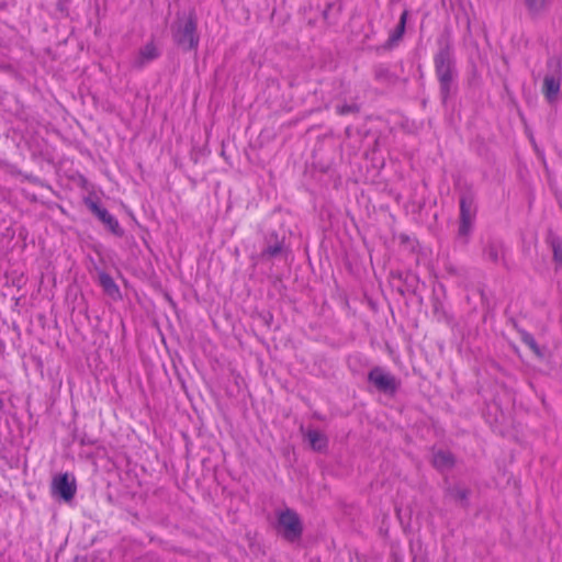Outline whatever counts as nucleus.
I'll use <instances>...</instances> for the list:
<instances>
[{
	"mask_svg": "<svg viewBox=\"0 0 562 562\" xmlns=\"http://www.w3.org/2000/svg\"><path fill=\"white\" fill-rule=\"evenodd\" d=\"M437 52L434 55V67L439 83V95L443 106L457 95L458 68L453 40L449 30L445 29L436 40Z\"/></svg>",
	"mask_w": 562,
	"mask_h": 562,
	"instance_id": "nucleus-1",
	"label": "nucleus"
},
{
	"mask_svg": "<svg viewBox=\"0 0 562 562\" xmlns=\"http://www.w3.org/2000/svg\"><path fill=\"white\" fill-rule=\"evenodd\" d=\"M173 44L182 52L196 50L200 44L198 32V16L192 9L188 13H177L176 20L170 26Z\"/></svg>",
	"mask_w": 562,
	"mask_h": 562,
	"instance_id": "nucleus-2",
	"label": "nucleus"
},
{
	"mask_svg": "<svg viewBox=\"0 0 562 562\" xmlns=\"http://www.w3.org/2000/svg\"><path fill=\"white\" fill-rule=\"evenodd\" d=\"M364 382L368 393L390 400L395 398L402 389V380L382 366H373L366 374Z\"/></svg>",
	"mask_w": 562,
	"mask_h": 562,
	"instance_id": "nucleus-3",
	"label": "nucleus"
},
{
	"mask_svg": "<svg viewBox=\"0 0 562 562\" xmlns=\"http://www.w3.org/2000/svg\"><path fill=\"white\" fill-rule=\"evenodd\" d=\"M408 16H409V11L407 9H405L402 12L396 26L390 32L389 38L382 45H378V46H373L371 44V36L375 32L373 31L371 22H369L368 23V32H366L363 34V38L361 40V43H360L361 44V49L362 50H366V49L372 50V49H374L375 52H381V50H383V52H391L394 48H396L401 44L403 38H404L405 32H406V24H407Z\"/></svg>",
	"mask_w": 562,
	"mask_h": 562,
	"instance_id": "nucleus-4",
	"label": "nucleus"
},
{
	"mask_svg": "<svg viewBox=\"0 0 562 562\" xmlns=\"http://www.w3.org/2000/svg\"><path fill=\"white\" fill-rule=\"evenodd\" d=\"M459 206L460 214L458 237L463 240V244H468L470 235L472 234L473 231L474 221L477 212L475 196L470 188L461 192L459 199Z\"/></svg>",
	"mask_w": 562,
	"mask_h": 562,
	"instance_id": "nucleus-5",
	"label": "nucleus"
},
{
	"mask_svg": "<svg viewBox=\"0 0 562 562\" xmlns=\"http://www.w3.org/2000/svg\"><path fill=\"white\" fill-rule=\"evenodd\" d=\"M276 528L278 533L291 543L301 540L304 530L303 522L299 514L291 508H285L279 513Z\"/></svg>",
	"mask_w": 562,
	"mask_h": 562,
	"instance_id": "nucleus-6",
	"label": "nucleus"
},
{
	"mask_svg": "<svg viewBox=\"0 0 562 562\" xmlns=\"http://www.w3.org/2000/svg\"><path fill=\"white\" fill-rule=\"evenodd\" d=\"M372 122L369 121L363 127L357 128L359 137V150H361L364 159L371 161L373 168H378L380 159L376 158V151L380 145V132L373 128Z\"/></svg>",
	"mask_w": 562,
	"mask_h": 562,
	"instance_id": "nucleus-7",
	"label": "nucleus"
},
{
	"mask_svg": "<svg viewBox=\"0 0 562 562\" xmlns=\"http://www.w3.org/2000/svg\"><path fill=\"white\" fill-rule=\"evenodd\" d=\"M88 210L103 224L104 228L115 237L122 238L125 234L124 228L120 225L117 218L112 215L99 199L87 196L83 199Z\"/></svg>",
	"mask_w": 562,
	"mask_h": 562,
	"instance_id": "nucleus-8",
	"label": "nucleus"
},
{
	"mask_svg": "<svg viewBox=\"0 0 562 562\" xmlns=\"http://www.w3.org/2000/svg\"><path fill=\"white\" fill-rule=\"evenodd\" d=\"M52 495L65 503H69L74 499L77 492L76 479L72 474L60 473L53 477Z\"/></svg>",
	"mask_w": 562,
	"mask_h": 562,
	"instance_id": "nucleus-9",
	"label": "nucleus"
},
{
	"mask_svg": "<svg viewBox=\"0 0 562 562\" xmlns=\"http://www.w3.org/2000/svg\"><path fill=\"white\" fill-rule=\"evenodd\" d=\"M286 254L284 237H280L277 232H271L265 236V246L259 254L262 261H269Z\"/></svg>",
	"mask_w": 562,
	"mask_h": 562,
	"instance_id": "nucleus-10",
	"label": "nucleus"
},
{
	"mask_svg": "<svg viewBox=\"0 0 562 562\" xmlns=\"http://www.w3.org/2000/svg\"><path fill=\"white\" fill-rule=\"evenodd\" d=\"M544 243L552 252L551 261L554 272H562V236L549 227L546 231Z\"/></svg>",
	"mask_w": 562,
	"mask_h": 562,
	"instance_id": "nucleus-11",
	"label": "nucleus"
},
{
	"mask_svg": "<svg viewBox=\"0 0 562 562\" xmlns=\"http://www.w3.org/2000/svg\"><path fill=\"white\" fill-rule=\"evenodd\" d=\"M506 248L501 239H488L483 248V258L494 265L502 263L504 268L509 269L506 259Z\"/></svg>",
	"mask_w": 562,
	"mask_h": 562,
	"instance_id": "nucleus-12",
	"label": "nucleus"
},
{
	"mask_svg": "<svg viewBox=\"0 0 562 562\" xmlns=\"http://www.w3.org/2000/svg\"><path fill=\"white\" fill-rule=\"evenodd\" d=\"M553 0H522L527 16L531 21L543 19L550 11Z\"/></svg>",
	"mask_w": 562,
	"mask_h": 562,
	"instance_id": "nucleus-13",
	"label": "nucleus"
},
{
	"mask_svg": "<svg viewBox=\"0 0 562 562\" xmlns=\"http://www.w3.org/2000/svg\"><path fill=\"white\" fill-rule=\"evenodd\" d=\"M94 270L97 272L98 283L102 288L104 294H106L114 301L121 300L122 294L114 279L108 272H105L104 270L100 269L97 266L94 267Z\"/></svg>",
	"mask_w": 562,
	"mask_h": 562,
	"instance_id": "nucleus-14",
	"label": "nucleus"
},
{
	"mask_svg": "<svg viewBox=\"0 0 562 562\" xmlns=\"http://www.w3.org/2000/svg\"><path fill=\"white\" fill-rule=\"evenodd\" d=\"M160 56V52L154 41L148 42L146 45L139 48L137 56L132 61V66L135 69H143L145 65L157 59Z\"/></svg>",
	"mask_w": 562,
	"mask_h": 562,
	"instance_id": "nucleus-15",
	"label": "nucleus"
},
{
	"mask_svg": "<svg viewBox=\"0 0 562 562\" xmlns=\"http://www.w3.org/2000/svg\"><path fill=\"white\" fill-rule=\"evenodd\" d=\"M393 280H398L401 284L396 288V291L405 296L406 293H415L417 288L418 278L416 274L406 272L403 273L401 271L391 273Z\"/></svg>",
	"mask_w": 562,
	"mask_h": 562,
	"instance_id": "nucleus-16",
	"label": "nucleus"
},
{
	"mask_svg": "<svg viewBox=\"0 0 562 562\" xmlns=\"http://www.w3.org/2000/svg\"><path fill=\"white\" fill-rule=\"evenodd\" d=\"M513 326L519 334L521 341L530 348L538 359L543 360L547 356V348L539 346L533 335L526 329L520 328L516 321H513Z\"/></svg>",
	"mask_w": 562,
	"mask_h": 562,
	"instance_id": "nucleus-17",
	"label": "nucleus"
},
{
	"mask_svg": "<svg viewBox=\"0 0 562 562\" xmlns=\"http://www.w3.org/2000/svg\"><path fill=\"white\" fill-rule=\"evenodd\" d=\"M373 78L376 82L386 87L396 86L401 80L395 72L383 64H378L373 67Z\"/></svg>",
	"mask_w": 562,
	"mask_h": 562,
	"instance_id": "nucleus-18",
	"label": "nucleus"
},
{
	"mask_svg": "<svg viewBox=\"0 0 562 562\" xmlns=\"http://www.w3.org/2000/svg\"><path fill=\"white\" fill-rule=\"evenodd\" d=\"M561 89V77L547 75L543 79L542 92L549 103H553Z\"/></svg>",
	"mask_w": 562,
	"mask_h": 562,
	"instance_id": "nucleus-19",
	"label": "nucleus"
},
{
	"mask_svg": "<svg viewBox=\"0 0 562 562\" xmlns=\"http://www.w3.org/2000/svg\"><path fill=\"white\" fill-rule=\"evenodd\" d=\"M431 463L436 470L443 472L456 465V458L453 453L448 450H438L434 453Z\"/></svg>",
	"mask_w": 562,
	"mask_h": 562,
	"instance_id": "nucleus-20",
	"label": "nucleus"
},
{
	"mask_svg": "<svg viewBox=\"0 0 562 562\" xmlns=\"http://www.w3.org/2000/svg\"><path fill=\"white\" fill-rule=\"evenodd\" d=\"M305 439L308 441L311 448L316 452H323L328 447V438L317 429H308L305 432Z\"/></svg>",
	"mask_w": 562,
	"mask_h": 562,
	"instance_id": "nucleus-21",
	"label": "nucleus"
},
{
	"mask_svg": "<svg viewBox=\"0 0 562 562\" xmlns=\"http://www.w3.org/2000/svg\"><path fill=\"white\" fill-rule=\"evenodd\" d=\"M447 495H449L451 498H453L462 508H469L470 506V495L471 490L469 487H463L460 485H453L449 486L446 490Z\"/></svg>",
	"mask_w": 562,
	"mask_h": 562,
	"instance_id": "nucleus-22",
	"label": "nucleus"
},
{
	"mask_svg": "<svg viewBox=\"0 0 562 562\" xmlns=\"http://www.w3.org/2000/svg\"><path fill=\"white\" fill-rule=\"evenodd\" d=\"M394 239H397L398 240V244L400 246L411 252V254H415L417 251V247H418V240L415 238V237H412L411 235L406 234V233H400V234H394Z\"/></svg>",
	"mask_w": 562,
	"mask_h": 562,
	"instance_id": "nucleus-23",
	"label": "nucleus"
},
{
	"mask_svg": "<svg viewBox=\"0 0 562 562\" xmlns=\"http://www.w3.org/2000/svg\"><path fill=\"white\" fill-rule=\"evenodd\" d=\"M74 441H78L80 446H95L99 440L98 438L90 436L86 430L77 427L72 430Z\"/></svg>",
	"mask_w": 562,
	"mask_h": 562,
	"instance_id": "nucleus-24",
	"label": "nucleus"
},
{
	"mask_svg": "<svg viewBox=\"0 0 562 562\" xmlns=\"http://www.w3.org/2000/svg\"><path fill=\"white\" fill-rule=\"evenodd\" d=\"M70 2L71 0H56V10L63 15L68 16Z\"/></svg>",
	"mask_w": 562,
	"mask_h": 562,
	"instance_id": "nucleus-25",
	"label": "nucleus"
},
{
	"mask_svg": "<svg viewBox=\"0 0 562 562\" xmlns=\"http://www.w3.org/2000/svg\"><path fill=\"white\" fill-rule=\"evenodd\" d=\"M259 317L261 318V321L263 322V324H265L266 326H268V327L271 325V323H272V321H273V315H272V313H271V312H269V311H268V312H262V313H260Z\"/></svg>",
	"mask_w": 562,
	"mask_h": 562,
	"instance_id": "nucleus-26",
	"label": "nucleus"
},
{
	"mask_svg": "<svg viewBox=\"0 0 562 562\" xmlns=\"http://www.w3.org/2000/svg\"><path fill=\"white\" fill-rule=\"evenodd\" d=\"M432 307H434V313L437 314L442 308V304L438 299H436L434 301Z\"/></svg>",
	"mask_w": 562,
	"mask_h": 562,
	"instance_id": "nucleus-27",
	"label": "nucleus"
},
{
	"mask_svg": "<svg viewBox=\"0 0 562 562\" xmlns=\"http://www.w3.org/2000/svg\"><path fill=\"white\" fill-rule=\"evenodd\" d=\"M351 112V105L345 104L341 108H339V113L347 114Z\"/></svg>",
	"mask_w": 562,
	"mask_h": 562,
	"instance_id": "nucleus-28",
	"label": "nucleus"
},
{
	"mask_svg": "<svg viewBox=\"0 0 562 562\" xmlns=\"http://www.w3.org/2000/svg\"><path fill=\"white\" fill-rule=\"evenodd\" d=\"M391 559H392V562H403V559L401 558V555L396 552H393L391 554Z\"/></svg>",
	"mask_w": 562,
	"mask_h": 562,
	"instance_id": "nucleus-29",
	"label": "nucleus"
},
{
	"mask_svg": "<svg viewBox=\"0 0 562 562\" xmlns=\"http://www.w3.org/2000/svg\"><path fill=\"white\" fill-rule=\"evenodd\" d=\"M481 302H482V305L483 307H485L486 310H490L491 306H490V300L488 297L486 296V299H481Z\"/></svg>",
	"mask_w": 562,
	"mask_h": 562,
	"instance_id": "nucleus-30",
	"label": "nucleus"
},
{
	"mask_svg": "<svg viewBox=\"0 0 562 562\" xmlns=\"http://www.w3.org/2000/svg\"><path fill=\"white\" fill-rule=\"evenodd\" d=\"M479 294L481 299H486V293L483 288L479 289Z\"/></svg>",
	"mask_w": 562,
	"mask_h": 562,
	"instance_id": "nucleus-31",
	"label": "nucleus"
},
{
	"mask_svg": "<svg viewBox=\"0 0 562 562\" xmlns=\"http://www.w3.org/2000/svg\"><path fill=\"white\" fill-rule=\"evenodd\" d=\"M345 267H346V269H347L349 272L351 271V262H349V260H348V259H346V261H345Z\"/></svg>",
	"mask_w": 562,
	"mask_h": 562,
	"instance_id": "nucleus-32",
	"label": "nucleus"
},
{
	"mask_svg": "<svg viewBox=\"0 0 562 562\" xmlns=\"http://www.w3.org/2000/svg\"><path fill=\"white\" fill-rule=\"evenodd\" d=\"M4 408V401L2 397H0V411Z\"/></svg>",
	"mask_w": 562,
	"mask_h": 562,
	"instance_id": "nucleus-33",
	"label": "nucleus"
},
{
	"mask_svg": "<svg viewBox=\"0 0 562 562\" xmlns=\"http://www.w3.org/2000/svg\"><path fill=\"white\" fill-rule=\"evenodd\" d=\"M350 131L351 128L349 126L346 127V134L349 135L350 134Z\"/></svg>",
	"mask_w": 562,
	"mask_h": 562,
	"instance_id": "nucleus-34",
	"label": "nucleus"
},
{
	"mask_svg": "<svg viewBox=\"0 0 562 562\" xmlns=\"http://www.w3.org/2000/svg\"><path fill=\"white\" fill-rule=\"evenodd\" d=\"M426 104H427V101H426V100H423L422 105L425 108V106H426Z\"/></svg>",
	"mask_w": 562,
	"mask_h": 562,
	"instance_id": "nucleus-35",
	"label": "nucleus"
},
{
	"mask_svg": "<svg viewBox=\"0 0 562 562\" xmlns=\"http://www.w3.org/2000/svg\"><path fill=\"white\" fill-rule=\"evenodd\" d=\"M352 110H353V113H355L356 111H358V109H357V105H356V104H353Z\"/></svg>",
	"mask_w": 562,
	"mask_h": 562,
	"instance_id": "nucleus-36",
	"label": "nucleus"
}]
</instances>
